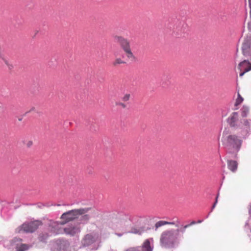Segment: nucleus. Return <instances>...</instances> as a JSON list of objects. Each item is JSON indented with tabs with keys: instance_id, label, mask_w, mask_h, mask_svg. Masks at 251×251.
<instances>
[{
	"instance_id": "20e7f679",
	"label": "nucleus",
	"mask_w": 251,
	"mask_h": 251,
	"mask_svg": "<svg viewBox=\"0 0 251 251\" xmlns=\"http://www.w3.org/2000/svg\"><path fill=\"white\" fill-rule=\"evenodd\" d=\"M179 231V229H171L164 231L160 239L161 246L166 248H170L177 245L178 243Z\"/></svg>"
},
{
	"instance_id": "dca6fc26",
	"label": "nucleus",
	"mask_w": 251,
	"mask_h": 251,
	"mask_svg": "<svg viewBox=\"0 0 251 251\" xmlns=\"http://www.w3.org/2000/svg\"><path fill=\"white\" fill-rule=\"evenodd\" d=\"M249 112V108L247 106H243L241 109V115L243 118L246 117Z\"/></svg>"
},
{
	"instance_id": "c756f323",
	"label": "nucleus",
	"mask_w": 251,
	"mask_h": 251,
	"mask_svg": "<svg viewBox=\"0 0 251 251\" xmlns=\"http://www.w3.org/2000/svg\"><path fill=\"white\" fill-rule=\"evenodd\" d=\"M249 5L250 8V15L251 17V0H249Z\"/></svg>"
},
{
	"instance_id": "6ab92c4d",
	"label": "nucleus",
	"mask_w": 251,
	"mask_h": 251,
	"mask_svg": "<svg viewBox=\"0 0 251 251\" xmlns=\"http://www.w3.org/2000/svg\"><path fill=\"white\" fill-rule=\"evenodd\" d=\"M237 96H238V97L236 99V102L235 103V105L236 106L237 105L240 104L243 102V100H244L239 92H238Z\"/></svg>"
},
{
	"instance_id": "39448f33",
	"label": "nucleus",
	"mask_w": 251,
	"mask_h": 251,
	"mask_svg": "<svg viewBox=\"0 0 251 251\" xmlns=\"http://www.w3.org/2000/svg\"><path fill=\"white\" fill-rule=\"evenodd\" d=\"M82 245L91 251L98 250L100 245V238L98 233L87 234L82 241Z\"/></svg>"
},
{
	"instance_id": "393cba45",
	"label": "nucleus",
	"mask_w": 251,
	"mask_h": 251,
	"mask_svg": "<svg viewBox=\"0 0 251 251\" xmlns=\"http://www.w3.org/2000/svg\"><path fill=\"white\" fill-rule=\"evenodd\" d=\"M33 145V142L31 140L28 141L26 143V146L27 148H30Z\"/></svg>"
},
{
	"instance_id": "c85d7f7f",
	"label": "nucleus",
	"mask_w": 251,
	"mask_h": 251,
	"mask_svg": "<svg viewBox=\"0 0 251 251\" xmlns=\"http://www.w3.org/2000/svg\"><path fill=\"white\" fill-rule=\"evenodd\" d=\"M248 27L249 30L251 32V20L250 22H249L248 24Z\"/></svg>"
},
{
	"instance_id": "9b49d317",
	"label": "nucleus",
	"mask_w": 251,
	"mask_h": 251,
	"mask_svg": "<svg viewBox=\"0 0 251 251\" xmlns=\"http://www.w3.org/2000/svg\"><path fill=\"white\" fill-rule=\"evenodd\" d=\"M42 225L40 221H34L30 223H25L21 227V230L26 232H33L35 231L39 226Z\"/></svg>"
},
{
	"instance_id": "ddd939ff",
	"label": "nucleus",
	"mask_w": 251,
	"mask_h": 251,
	"mask_svg": "<svg viewBox=\"0 0 251 251\" xmlns=\"http://www.w3.org/2000/svg\"><path fill=\"white\" fill-rule=\"evenodd\" d=\"M238 69L240 71L239 75L242 76L245 73L251 70V63L249 61L245 60L239 64Z\"/></svg>"
},
{
	"instance_id": "cd10ccee",
	"label": "nucleus",
	"mask_w": 251,
	"mask_h": 251,
	"mask_svg": "<svg viewBox=\"0 0 251 251\" xmlns=\"http://www.w3.org/2000/svg\"><path fill=\"white\" fill-rule=\"evenodd\" d=\"M217 202H218L217 198H216L215 201V202L214 203L213 205L212 206L211 211H212L213 210V209L215 208V207Z\"/></svg>"
},
{
	"instance_id": "f8f14e48",
	"label": "nucleus",
	"mask_w": 251,
	"mask_h": 251,
	"mask_svg": "<svg viewBox=\"0 0 251 251\" xmlns=\"http://www.w3.org/2000/svg\"><path fill=\"white\" fill-rule=\"evenodd\" d=\"M80 231V227L78 224H70L63 228V233L71 236H74Z\"/></svg>"
},
{
	"instance_id": "4be33fe9",
	"label": "nucleus",
	"mask_w": 251,
	"mask_h": 251,
	"mask_svg": "<svg viewBox=\"0 0 251 251\" xmlns=\"http://www.w3.org/2000/svg\"><path fill=\"white\" fill-rule=\"evenodd\" d=\"M245 228V230L248 234H249L250 232L251 233V225H250L249 223L246 224ZM249 235L250 236V234H249Z\"/></svg>"
},
{
	"instance_id": "2eb2a0df",
	"label": "nucleus",
	"mask_w": 251,
	"mask_h": 251,
	"mask_svg": "<svg viewBox=\"0 0 251 251\" xmlns=\"http://www.w3.org/2000/svg\"><path fill=\"white\" fill-rule=\"evenodd\" d=\"M146 230L145 227L142 226L140 227H133L131 228L130 231L129 232L141 235L143 232H144Z\"/></svg>"
},
{
	"instance_id": "a878e982",
	"label": "nucleus",
	"mask_w": 251,
	"mask_h": 251,
	"mask_svg": "<svg viewBox=\"0 0 251 251\" xmlns=\"http://www.w3.org/2000/svg\"><path fill=\"white\" fill-rule=\"evenodd\" d=\"M44 206H47V207H49L50 206V205L48 204H44V203H40V204H39L38 205V207L39 208H43Z\"/></svg>"
},
{
	"instance_id": "bb28decb",
	"label": "nucleus",
	"mask_w": 251,
	"mask_h": 251,
	"mask_svg": "<svg viewBox=\"0 0 251 251\" xmlns=\"http://www.w3.org/2000/svg\"><path fill=\"white\" fill-rule=\"evenodd\" d=\"M116 104L117 105H119V106H121V107H122L123 108H125L126 107V105L125 104H124V103L123 102H116Z\"/></svg>"
},
{
	"instance_id": "7c9ffc66",
	"label": "nucleus",
	"mask_w": 251,
	"mask_h": 251,
	"mask_svg": "<svg viewBox=\"0 0 251 251\" xmlns=\"http://www.w3.org/2000/svg\"><path fill=\"white\" fill-rule=\"evenodd\" d=\"M249 213L250 216L251 217V203L250 204L249 206Z\"/></svg>"
},
{
	"instance_id": "4468645a",
	"label": "nucleus",
	"mask_w": 251,
	"mask_h": 251,
	"mask_svg": "<svg viewBox=\"0 0 251 251\" xmlns=\"http://www.w3.org/2000/svg\"><path fill=\"white\" fill-rule=\"evenodd\" d=\"M238 163L236 161L229 160L227 161V167L232 172H235L237 169Z\"/></svg>"
},
{
	"instance_id": "4c0bfd02",
	"label": "nucleus",
	"mask_w": 251,
	"mask_h": 251,
	"mask_svg": "<svg viewBox=\"0 0 251 251\" xmlns=\"http://www.w3.org/2000/svg\"><path fill=\"white\" fill-rule=\"evenodd\" d=\"M22 118H19V121H22Z\"/></svg>"
},
{
	"instance_id": "aec40b11",
	"label": "nucleus",
	"mask_w": 251,
	"mask_h": 251,
	"mask_svg": "<svg viewBox=\"0 0 251 251\" xmlns=\"http://www.w3.org/2000/svg\"><path fill=\"white\" fill-rule=\"evenodd\" d=\"M168 224V222L163 221H160L157 222L155 225V226L156 228H157L162 226L167 225Z\"/></svg>"
},
{
	"instance_id": "5701e85b",
	"label": "nucleus",
	"mask_w": 251,
	"mask_h": 251,
	"mask_svg": "<svg viewBox=\"0 0 251 251\" xmlns=\"http://www.w3.org/2000/svg\"><path fill=\"white\" fill-rule=\"evenodd\" d=\"M130 98V95L129 94H126L122 98V100L124 101H128Z\"/></svg>"
},
{
	"instance_id": "1a4fd4ad",
	"label": "nucleus",
	"mask_w": 251,
	"mask_h": 251,
	"mask_svg": "<svg viewBox=\"0 0 251 251\" xmlns=\"http://www.w3.org/2000/svg\"><path fill=\"white\" fill-rule=\"evenodd\" d=\"M69 243L64 240H58L54 242L51 246L52 251H69Z\"/></svg>"
},
{
	"instance_id": "f03ea898",
	"label": "nucleus",
	"mask_w": 251,
	"mask_h": 251,
	"mask_svg": "<svg viewBox=\"0 0 251 251\" xmlns=\"http://www.w3.org/2000/svg\"><path fill=\"white\" fill-rule=\"evenodd\" d=\"M91 210L90 207H85L75 209L65 212L62 214L60 218L61 223L65 225L71 221L77 219L78 224H85L91 218V215L89 214Z\"/></svg>"
},
{
	"instance_id": "473e14b6",
	"label": "nucleus",
	"mask_w": 251,
	"mask_h": 251,
	"mask_svg": "<svg viewBox=\"0 0 251 251\" xmlns=\"http://www.w3.org/2000/svg\"><path fill=\"white\" fill-rule=\"evenodd\" d=\"M196 224V222L195 221H192L189 225H190V226L193 225H194Z\"/></svg>"
},
{
	"instance_id": "e433bc0d",
	"label": "nucleus",
	"mask_w": 251,
	"mask_h": 251,
	"mask_svg": "<svg viewBox=\"0 0 251 251\" xmlns=\"http://www.w3.org/2000/svg\"><path fill=\"white\" fill-rule=\"evenodd\" d=\"M219 196V194L218 193V194H217V197H216V198H217V199L218 198Z\"/></svg>"
},
{
	"instance_id": "7ed1b4c3",
	"label": "nucleus",
	"mask_w": 251,
	"mask_h": 251,
	"mask_svg": "<svg viewBox=\"0 0 251 251\" xmlns=\"http://www.w3.org/2000/svg\"><path fill=\"white\" fill-rule=\"evenodd\" d=\"M227 122L231 127L241 129L243 134H247L251 129V119H240L237 112H233L228 118Z\"/></svg>"
},
{
	"instance_id": "c9c22d12",
	"label": "nucleus",
	"mask_w": 251,
	"mask_h": 251,
	"mask_svg": "<svg viewBox=\"0 0 251 251\" xmlns=\"http://www.w3.org/2000/svg\"><path fill=\"white\" fill-rule=\"evenodd\" d=\"M117 235L119 236H121L123 235V234H117Z\"/></svg>"
},
{
	"instance_id": "72a5a7b5",
	"label": "nucleus",
	"mask_w": 251,
	"mask_h": 251,
	"mask_svg": "<svg viewBox=\"0 0 251 251\" xmlns=\"http://www.w3.org/2000/svg\"><path fill=\"white\" fill-rule=\"evenodd\" d=\"M4 60V61L5 63L7 66H8V65H9V64H8V61H7V60Z\"/></svg>"
},
{
	"instance_id": "f257e3e1",
	"label": "nucleus",
	"mask_w": 251,
	"mask_h": 251,
	"mask_svg": "<svg viewBox=\"0 0 251 251\" xmlns=\"http://www.w3.org/2000/svg\"><path fill=\"white\" fill-rule=\"evenodd\" d=\"M222 142L226 149L227 153L236 157L241 149L243 140L241 137L225 129L223 133Z\"/></svg>"
},
{
	"instance_id": "6e6552de",
	"label": "nucleus",
	"mask_w": 251,
	"mask_h": 251,
	"mask_svg": "<svg viewBox=\"0 0 251 251\" xmlns=\"http://www.w3.org/2000/svg\"><path fill=\"white\" fill-rule=\"evenodd\" d=\"M242 50L243 54L245 57L250 58L251 61V35H247L244 38Z\"/></svg>"
},
{
	"instance_id": "a211bd4d",
	"label": "nucleus",
	"mask_w": 251,
	"mask_h": 251,
	"mask_svg": "<svg viewBox=\"0 0 251 251\" xmlns=\"http://www.w3.org/2000/svg\"><path fill=\"white\" fill-rule=\"evenodd\" d=\"M30 246L27 244H21L17 248V251H25L28 250Z\"/></svg>"
},
{
	"instance_id": "2f4dec72",
	"label": "nucleus",
	"mask_w": 251,
	"mask_h": 251,
	"mask_svg": "<svg viewBox=\"0 0 251 251\" xmlns=\"http://www.w3.org/2000/svg\"><path fill=\"white\" fill-rule=\"evenodd\" d=\"M35 108L34 107H32L31 108V109L28 111H27L26 112V113L31 112V111H35Z\"/></svg>"
},
{
	"instance_id": "b1692460",
	"label": "nucleus",
	"mask_w": 251,
	"mask_h": 251,
	"mask_svg": "<svg viewBox=\"0 0 251 251\" xmlns=\"http://www.w3.org/2000/svg\"><path fill=\"white\" fill-rule=\"evenodd\" d=\"M189 226H190V225H186L185 226H184L182 228H181L180 229V231L182 232V233H184L185 231V229L188 227Z\"/></svg>"
},
{
	"instance_id": "9d476101",
	"label": "nucleus",
	"mask_w": 251,
	"mask_h": 251,
	"mask_svg": "<svg viewBox=\"0 0 251 251\" xmlns=\"http://www.w3.org/2000/svg\"><path fill=\"white\" fill-rule=\"evenodd\" d=\"M153 239L152 238H151L145 240L142 247L131 248L126 251H152L153 248Z\"/></svg>"
},
{
	"instance_id": "423d86ee",
	"label": "nucleus",
	"mask_w": 251,
	"mask_h": 251,
	"mask_svg": "<svg viewBox=\"0 0 251 251\" xmlns=\"http://www.w3.org/2000/svg\"><path fill=\"white\" fill-rule=\"evenodd\" d=\"M60 222H55L50 220L48 223V230L50 232L49 234H41L39 235V238L41 241H45L49 236L51 235L58 234L63 233V228L61 226L64 225Z\"/></svg>"
},
{
	"instance_id": "f704fd0d",
	"label": "nucleus",
	"mask_w": 251,
	"mask_h": 251,
	"mask_svg": "<svg viewBox=\"0 0 251 251\" xmlns=\"http://www.w3.org/2000/svg\"><path fill=\"white\" fill-rule=\"evenodd\" d=\"M202 221H203L202 220H199V221L197 222V223H202Z\"/></svg>"
},
{
	"instance_id": "412c9836",
	"label": "nucleus",
	"mask_w": 251,
	"mask_h": 251,
	"mask_svg": "<svg viewBox=\"0 0 251 251\" xmlns=\"http://www.w3.org/2000/svg\"><path fill=\"white\" fill-rule=\"evenodd\" d=\"M179 224H180L179 221L178 220V219L177 218H176V220H174L172 222H168L167 224L174 225H175L176 227H178L179 226Z\"/></svg>"
},
{
	"instance_id": "f3484780",
	"label": "nucleus",
	"mask_w": 251,
	"mask_h": 251,
	"mask_svg": "<svg viewBox=\"0 0 251 251\" xmlns=\"http://www.w3.org/2000/svg\"><path fill=\"white\" fill-rule=\"evenodd\" d=\"M126 62L123 61L121 58H116L114 61L113 62V65L114 66H117L120 64H125Z\"/></svg>"
},
{
	"instance_id": "0eeeda50",
	"label": "nucleus",
	"mask_w": 251,
	"mask_h": 251,
	"mask_svg": "<svg viewBox=\"0 0 251 251\" xmlns=\"http://www.w3.org/2000/svg\"><path fill=\"white\" fill-rule=\"evenodd\" d=\"M115 39L119 44L121 48L126 54L127 58L128 59L135 58V56L130 48L129 41L127 39L121 36H116Z\"/></svg>"
}]
</instances>
